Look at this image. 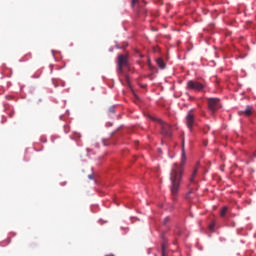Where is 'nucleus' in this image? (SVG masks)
<instances>
[{
	"instance_id": "1",
	"label": "nucleus",
	"mask_w": 256,
	"mask_h": 256,
	"mask_svg": "<svg viewBox=\"0 0 256 256\" xmlns=\"http://www.w3.org/2000/svg\"><path fill=\"white\" fill-rule=\"evenodd\" d=\"M186 163V154L184 152V140H182V154L180 157V165L174 164L171 169V195L172 201L177 200L178 188L182 179V167Z\"/></svg>"
},
{
	"instance_id": "2",
	"label": "nucleus",
	"mask_w": 256,
	"mask_h": 256,
	"mask_svg": "<svg viewBox=\"0 0 256 256\" xmlns=\"http://www.w3.org/2000/svg\"><path fill=\"white\" fill-rule=\"evenodd\" d=\"M186 88L194 92H204V89H206V84L198 82L197 80H190L186 83Z\"/></svg>"
},
{
	"instance_id": "3",
	"label": "nucleus",
	"mask_w": 256,
	"mask_h": 256,
	"mask_svg": "<svg viewBox=\"0 0 256 256\" xmlns=\"http://www.w3.org/2000/svg\"><path fill=\"white\" fill-rule=\"evenodd\" d=\"M150 119L151 121H156L157 123H159V125H161V133L163 134V136L171 137V125L163 122V120L154 116H151Z\"/></svg>"
},
{
	"instance_id": "4",
	"label": "nucleus",
	"mask_w": 256,
	"mask_h": 256,
	"mask_svg": "<svg viewBox=\"0 0 256 256\" xmlns=\"http://www.w3.org/2000/svg\"><path fill=\"white\" fill-rule=\"evenodd\" d=\"M128 55L120 54L118 56V74L123 75L124 74V67H128Z\"/></svg>"
},
{
	"instance_id": "5",
	"label": "nucleus",
	"mask_w": 256,
	"mask_h": 256,
	"mask_svg": "<svg viewBox=\"0 0 256 256\" xmlns=\"http://www.w3.org/2000/svg\"><path fill=\"white\" fill-rule=\"evenodd\" d=\"M186 127L190 132H192L194 126L196 125V121L194 120V110H189L185 117Z\"/></svg>"
},
{
	"instance_id": "6",
	"label": "nucleus",
	"mask_w": 256,
	"mask_h": 256,
	"mask_svg": "<svg viewBox=\"0 0 256 256\" xmlns=\"http://www.w3.org/2000/svg\"><path fill=\"white\" fill-rule=\"evenodd\" d=\"M137 5V17L144 18L146 16L147 10L143 8V2L140 0H132V7Z\"/></svg>"
},
{
	"instance_id": "7",
	"label": "nucleus",
	"mask_w": 256,
	"mask_h": 256,
	"mask_svg": "<svg viewBox=\"0 0 256 256\" xmlns=\"http://www.w3.org/2000/svg\"><path fill=\"white\" fill-rule=\"evenodd\" d=\"M208 100V109L215 113L219 108H221V104L219 103V98H207Z\"/></svg>"
},
{
	"instance_id": "8",
	"label": "nucleus",
	"mask_w": 256,
	"mask_h": 256,
	"mask_svg": "<svg viewBox=\"0 0 256 256\" xmlns=\"http://www.w3.org/2000/svg\"><path fill=\"white\" fill-rule=\"evenodd\" d=\"M239 115H245L247 117H250L251 115H253V108L247 106V109L239 111Z\"/></svg>"
},
{
	"instance_id": "9",
	"label": "nucleus",
	"mask_w": 256,
	"mask_h": 256,
	"mask_svg": "<svg viewBox=\"0 0 256 256\" xmlns=\"http://www.w3.org/2000/svg\"><path fill=\"white\" fill-rule=\"evenodd\" d=\"M157 66L159 69L164 70L166 67L165 61H163L161 58L157 59Z\"/></svg>"
},
{
	"instance_id": "10",
	"label": "nucleus",
	"mask_w": 256,
	"mask_h": 256,
	"mask_svg": "<svg viewBox=\"0 0 256 256\" xmlns=\"http://www.w3.org/2000/svg\"><path fill=\"white\" fill-rule=\"evenodd\" d=\"M227 210H228L227 207L221 208V211L219 212V217L221 218L225 217V213H227Z\"/></svg>"
},
{
	"instance_id": "11",
	"label": "nucleus",
	"mask_w": 256,
	"mask_h": 256,
	"mask_svg": "<svg viewBox=\"0 0 256 256\" xmlns=\"http://www.w3.org/2000/svg\"><path fill=\"white\" fill-rule=\"evenodd\" d=\"M198 173V169H194L192 172V176L190 177V183H194V178L196 177V174Z\"/></svg>"
},
{
	"instance_id": "12",
	"label": "nucleus",
	"mask_w": 256,
	"mask_h": 256,
	"mask_svg": "<svg viewBox=\"0 0 256 256\" xmlns=\"http://www.w3.org/2000/svg\"><path fill=\"white\" fill-rule=\"evenodd\" d=\"M165 250H166V246H165V244H163V245L161 246L162 256H167Z\"/></svg>"
},
{
	"instance_id": "13",
	"label": "nucleus",
	"mask_w": 256,
	"mask_h": 256,
	"mask_svg": "<svg viewBox=\"0 0 256 256\" xmlns=\"http://www.w3.org/2000/svg\"><path fill=\"white\" fill-rule=\"evenodd\" d=\"M108 112L110 114H115L116 113V109L114 107H110V108H108Z\"/></svg>"
},
{
	"instance_id": "14",
	"label": "nucleus",
	"mask_w": 256,
	"mask_h": 256,
	"mask_svg": "<svg viewBox=\"0 0 256 256\" xmlns=\"http://www.w3.org/2000/svg\"><path fill=\"white\" fill-rule=\"evenodd\" d=\"M191 193H192V190L188 191V194H186V199H189V196Z\"/></svg>"
},
{
	"instance_id": "15",
	"label": "nucleus",
	"mask_w": 256,
	"mask_h": 256,
	"mask_svg": "<svg viewBox=\"0 0 256 256\" xmlns=\"http://www.w3.org/2000/svg\"><path fill=\"white\" fill-rule=\"evenodd\" d=\"M169 222V217H166L163 224H167Z\"/></svg>"
},
{
	"instance_id": "16",
	"label": "nucleus",
	"mask_w": 256,
	"mask_h": 256,
	"mask_svg": "<svg viewBox=\"0 0 256 256\" xmlns=\"http://www.w3.org/2000/svg\"><path fill=\"white\" fill-rule=\"evenodd\" d=\"M89 179H90V180H93V174H90V175H89Z\"/></svg>"
},
{
	"instance_id": "17",
	"label": "nucleus",
	"mask_w": 256,
	"mask_h": 256,
	"mask_svg": "<svg viewBox=\"0 0 256 256\" xmlns=\"http://www.w3.org/2000/svg\"><path fill=\"white\" fill-rule=\"evenodd\" d=\"M53 85H54V87H57V84H55V81L53 80Z\"/></svg>"
},
{
	"instance_id": "18",
	"label": "nucleus",
	"mask_w": 256,
	"mask_h": 256,
	"mask_svg": "<svg viewBox=\"0 0 256 256\" xmlns=\"http://www.w3.org/2000/svg\"><path fill=\"white\" fill-rule=\"evenodd\" d=\"M104 256H114V254L104 255Z\"/></svg>"
},
{
	"instance_id": "19",
	"label": "nucleus",
	"mask_w": 256,
	"mask_h": 256,
	"mask_svg": "<svg viewBox=\"0 0 256 256\" xmlns=\"http://www.w3.org/2000/svg\"><path fill=\"white\" fill-rule=\"evenodd\" d=\"M126 80L128 81V76H125Z\"/></svg>"
}]
</instances>
